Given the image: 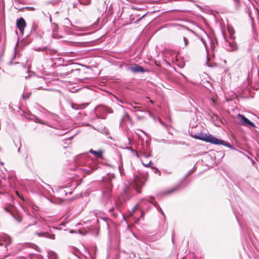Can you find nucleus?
Returning <instances> with one entry per match:
<instances>
[{
	"label": "nucleus",
	"instance_id": "1",
	"mask_svg": "<svg viewBox=\"0 0 259 259\" xmlns=\"http://www.w3.org/2000/svg\"><path fill=\"white\" fill-rule=\"evenodd\" d=\"M114 174L112 173L107 174L105 177L102 178V184L101 191L102 193V199L106 201L105 205L110 212H112L114 210L113 205L112 199V180L114 179Z\"/></svg>",
	"mask_w": 259,
	"mask_h": 259
},
{
	"label": "nucleus",
	"instance_id": "2",
	"mask_svg": "<svg viewBox=\"0 0 259 259\" xmlns=\"http://www.w3.org/2000/svg\"><path fill=\"white\" fill-rule=\"evenodd\" d=\"M152 34L146 29L143 30L134 42L135 49H145L148 45Z\"/></svg>",
	"mask_w": 259,
	"mask_h": 259
},
{
	"label": "nucleus",
	"instance_id": "3",
	"mask_svg": "<svg viewBox=\"0 0 259 259\" xmlns=\"http://www.w3.org/2000/svg\"><path fill=\"white\" fill-rule=\"evenodd\" d=\"M201 140L207 143H209L214 145H222L227 147L230 149L235 150L236 149L229 142L224 141L221 139L216 138L213 135L209 134H207L202 133V137H201Z\"/></svg>",
	"mask_w": 259,
	"mask_h": 259
},
{
	"label": "nucleus",
	"instance_id": "4",
	"mask_svg": "<svg viewBox=\"0 0 259 259\" xmlns=\"http://www.w3.org/2000/svg\"><path fill=\"white\" fill-rule=\"evenodd\" d=\"M4 209L6 212H9L17 222H22V214L18 211L14 204L11 203H7Z\"/></svg>",
	"mask_w": 259,
	"mask_h": 259
},
{
	"label": "nucleus",
	"instance_id": "5",
	"mask_svg": "<svg viewBox=\"0 0 259 259\" xmlns=\"http://www.w3.org/2000/svg\"><path fill=\"white\" fill-rule=\"evenodd\" d=\"M237 117L240 125L247 127H256L255 124L244 115L238 114Z\"/></svg>",
	"mask_w": 259,
	"mask_h": 259
},
{
	"label": "nucleus",
	"instance_id": "6",
	"mask_svg": "<svg viewBox=\"0 0 259 259\" xmlns=\"http://www.w3.org/2000/svg\"><path fill=\"white\" fill-rule=\"evenodd\" d=\"M144 185V183L143 181L139 178L135 177L132 183L131 184V186L137 190L138 193L141 192V189L143 187Z\"/></svg>",
	"mask_w": 259,
	"mask_h": 259
},
{
	"label": "nucleus",
	"instance_id": "7",
	"mask_svg": "<svg viewBox=\"0 0 259 259\" xmlns=\"http://www.w3.org/2000/svg\"><path fill=\"white\" fill-rule=\"evenodd\" d=\"M53 75L64 76L69 74V72L66 71V67L64 66L59 65L57 67L56 70L53 72Z\"/></svg>",
	"mask_w": 259,
	"mask_h": 259
},
{
	"label": "nucleus",
	"instance_id": "8",
	"mask_svg": "<svg viewBox=\"0 0 259 259\" xmlns=\"http://www.w3.org/2000/svg\"><path fill=\"white\" fill-rule=\"evenodd\" d=\"M189 176L186 175L183 178V179L182 180V181L180 182L179 184H178L177 185L175 186L174 187L170 189L169 190H168L166 191H164L163 192V194L164 195H168L170 194L173 192H176V191L178 190L182 184V183Z\"/></svg>",
	"mask_w": 259,
	"mask_h": 259
},
{
	"label": "nucleus",
	"instance_id": "9",
	"mask_svg": "<svg viewBox=\"0 0 259 259\" xmlns=\"http://www.w3.org/2000/svg\"><path fill=\"white\" fill-rule=\"evenodd\" d=\"M130 70L135 73H144L148 71V70L145 69L144 67L138 64H135L134 66L130 67Z\"/></svg>",
	"mask_w": 259,
	"mask_h": 259
},
{
	"label": "nucleus",
	"instance_id": "10",
	"mask_svg": "<svg viewBox=\"0 0 259 259\" xmlns=\"http://www.w3.org/2000/svg\"><path fill=\"white\" fill-rule=\"evenodd\" d=\"M206 53V63L207 66L208 67H211V65L209 63V60L212 59L214 57V51L215 50H205Z\"/></svg>",
	"mask_w": 259,
	"mask_h": 259
},
{
	"label": "nucleus",
	"instance_id": "11",
	"mask_svg": "<svg viewBox=\"0 0 259 259\" xmlns=\"http://www.w3.org/2000/svg\"><path fill=\"white\" fill-rule=\"evenodd\" d=\"M26 25V23L23 18H20L17 20V26L21 32H23Z\"/></svg>",
	"mask_w": 259,
	"mask_h": 259
},
{
	"label": "nucleus",
	"instance_id": "12",
	"mask_svg": "<svg viewBox=\"0 0 259 259\" xmlns=\"http://www.w3.org/2000/svg\"><path fill=\"white\" fill-rule=\"evenodd\" d=\"M228 43V46L231 48V49H238L237 44L233 37L231 36L230 40H229Z\"/></svg>",
	"mask_w": 259,
	"mask_h": 259
},
{
	"label": "nucleus",
	"instance_id": "13",
	"mask_svg": "<svg viewBox=\"0 0 259 259\" xmlns=\"http://www.w3.org/2000/svg\"><path fill=\"white\" fill-rule=\"evenodd\" d=\"M89 152L94 155L97 158H101L102 157L103 151L102 150L95 151L91 149Z\"/></svg>",
	"mask_w": 259,
	"mask_h": 259
},
{
	"label": "nucleus",
	"instance_id": "14",
	"mask_svg": "<svg viewBox=\"0 0 259 259\" xmlns=\"http://www.w3.org/2000/svg\"><path fill=\"white\" fill-rule=\"evenodd\" d=\"M152 12H147L145 14L140 16V14H136L135 15L138 17L135 21H134V24H138L140 21H141L147 15L151 14Z\"/></svg>",
	"mask_w": 259,
	"mask_h": 259
},
{
	"label": "nucleus",
	"instance_id": "15",
	"mask_svg": "<svg viewBox=\"0 0 259 259\" xmlns=\"http://www.w3.org/2000/svg\"><path fill=\"white\" fill-rule=\"evenodd\" d=\"M118 169H119V171L121 176H124L125 174L124 172V169H123V163H122L121 157L120 158L119 164L118 165Z\"/></svg>",
	"mask_w": 259,
	"mask_h": 259
},
{
	"label": "nucleus",
	"instance_id": "16",
	"mask_svg": "<svg viewBox=\"0 0 259 259\" xmlns=\"http://www.w3.org/2000/svg\"><path fill=\"white\" fill-rule=\"evenodd\" d=\"M19 50L15 49L14 53V54L13 55L12 59L8 62L9 65H11L13 64V60L16 58L17 56L19 57Z\"/></svg>",
	"mask_w": 259,
	"mask_h": 259
},
{
	"label": "nucleus",
	"instance_id": "17",
	"mask_svg": "<svg viewBox=\"0 0 259 259\" xmlns=\"http://www.w3.org/2000/svg\"><path fill=\"white\" fill-rule=\"evenodd\" d=\"M124 115H123L121 119H120V124L121 123H122L125 121V119H127L129 120H131L130 116L129 114H128V113L125 111H124Z\"/></svg>",
	"mask_w": 259,
	"mask_h": 259
},
{
	"label": "nucleus",
	"instance_id": "18",
	"mask_svg": "<svg viewBox=\"0 0 259 259\" xmlns=\"http://www.w3.org/2000/svg\"><path fill=\"white\" fill-rule=\"evenodd\" d=\"M53 230H60V229L54 226L51 227L50 226V239H55V235L52 233Z\"/></svg>",
	"mask_w": 259,
	"mask_h": 259
},
{
	"label": "nucleus",
	"instance_id": "19",
	"mask_svg": "<svg viewBox=\"0 0 259 259\" xmlns=\"http://www.w3.org/2000/svg\"><path fill=\"white\" fill-rule=\"evenodd\" d=\"M34 234L37 235L39 237L49 238V235L48 233L35 231Z\"/></svg>",
	"mask_w": 259,
	"mask_h": 259
},
{
	"label": "nucleus",
	"instance_id": "20",
	"mask_svg": "<svg viewBox=\"0 0 259 259\" xmlns=\"http://www.w3.org/2000/svg\"><path fill=\"white\" fill-rule=\"evenodd\" d=\"M153 205L156 208V209L159 211V212L164 217V218H165V214L161 207L159 206V204L157 202H155L153 203Z\"/></svg>",
	"mask_w": 259,
	"mask_h": 259
},
{
	"label": "nucleus",
	"instance_id": "21",
	"mask_svg": "<svg viewBox=\"0 0 259 259\" xmlns=\"http://www.w3.org/2000/svg\"><path fill=\"white\" fill-rule=\"evenodd\" d=\"M127 104H128V105H130L132 107L133 109H131V110L132 111H140V112L142 111L140 109V107L136 106H134V105H133V103H128V102H127Z\"/></svg>",
	"mask_w": 259,
	"mask_h": 259
},
{
	"label": "nucleus",
	"instance_id": "22",
	"mask_svg": "<svg viewBox=\"0 0 259 259\" xmlns=\"http://www.w3.org/2000/svg\"><path fill=\"white\" fill-rule=\"evenodd\" d=\"M50 259H58V255L54 251L50 250Z\"/></svg>",
	"mask_w": 259,
	"mask_h": 259
},
{
	"label": "nucleus",
	"instance_id": "23",
	"mask_svg": "<svg viewBox=\"0 0 259 259\" xmlns=\"http://www.w3.org/2000/svg\"><path fill=\"white\" fill-rule=\"evenodd\" d=\"M49 201L50 202L54 204H60L62 201V200L60 199H59L56 201L53 198L51 197H50Z\"/></svg>",
	"mask_w": 259,
	"mask_h": 259
},
{
	"label": "nucleus",
	"instance_id": "24",
	"mask_svg": "<svg viewBox=\"0 0 259 259\" xmlns=\"http://www.w3.org/2000/svg\"><path fill=\"white\" fill-rule=\"evenodd\" d=\"M38 82H40V83H47L48 82V78H46L45 77H39L38 78Z\"/></svg>",
	"mask_w": 259,
	"mask_h": 259
},
{
	"label": "nucleus",
	"instance_id": "25",
	"mask_svg": "<svg viewBox=\"0 0 259 259\" xmlns=\"http://www.w3.org/2000/svg\"><path fill=\"white\" fill-rule=\"evenodd\" d=\"M100 133L102 134H104L108 136L109 135V132L108 129L106 128V127H104L103 128H102L99 131Z\"/></svg>",
	"mask_w": 259,
	"mask_h": 259
},
{
	"label": "nucleus",
	"instance_id": "26",
	"mask_svg": "<svg viewBox=\"0 0 259 259\" xmlns=\"http://www.w3.org/2000/svg\"><path fill=\"white\" fill-rule=\"evenodd\" d=\"M235 5L236 9L237 10L239 9L240 7L241 4L240 0H233Z\"/></svg>",
	"mask_w": 259,
	"mask_h": 259
},
{
	"label": "nucleus",
	"instance_id": "27",
	"mask_svg": "<svg viewBox=\"0 0 259 259\" xmlns=\"http://www.w3.org/2000/svg\"><path fill=\"white\" fill-rule=\"evenodd\" d=\"M130 191V188L128 187H126L124 189L123 192V197H124L125 195H128V193Z\"/></svg>",
	"mask_w": 259,
	"mask_h": 259
},
{
	"label": "nucleus",
	"instance_id": "28",
	"mask_svg": "<svg viewBox=\"0 0 259 259\" xmlns=\"http://www.w3.org/2000/svg\"><path fill=\"white\" fill-rule=\"evenodd\" d=\"M192 136V137L194 138L195 139H198V140H201V137H202V133L196 134Z\"/></svg>",
	"mask_w": 259,
	"mask_h": 259
},
{
	"label": "nucleus",
	"instance_id": "29",
	"mask_svg": "<svg viewBox=\"0 0 259 259\" xmlns=\"http://www.w3.org/2000/svg\"><path fill=\"white\" fill-rule=\"evenodd\" d=\"M94 169V168L93 167H86L83 168V170L84 171V172L88 174H90L91 171Z\"/></svg>",
	"mask_w": 259,
	"mask_h": 259
},
{
	"label": "nucleus",
	"instance_id": "30",
	"mask_svg": "<svg viewBox=\"0 0 259 259\" xmlns=\"http://www.w3.org/2000/svg\"><path fill=\"white\" fill-rule=\"evenodd\" d=\"M183 41L185 45V46L184 47H182V49H184V47H187L189 44V40L188 38L186 37H183Z\"/></svg>",
	"mask_w": 259,
	"mask_h": 259
},
{
	"label": "nucleus",
	"instance_id": "31",
	"mask_svg": "<svg viewBox=\"0 0 259 259\" xmlns=\"http://www.w3.org/2000/svg\"><path fill=\"white\" fill-rule=\"evenodd\" d=\"M114 97L115 99H116V100L117 102H120V103H122V104H124V103H126V104H127V102H126L125 101H123V100H121V99H119V98H118L117 96H114Z\"/></svg>",
	"mask_w": 259,
	"mask_h": 259
},
{
	"label": "nucleus",
	"instance_id": "32",
	"mask_svg": "<svg viewBox=\"0 0 259 259\" xmlns=\"http://www.w3.org/2000/svg\"><path fill=\"white\" fill-rule=\"evenodd\" d=\"M149 198V200H147V201L153 204V203H154L155 202H153L152 201L155 199V197L153 196H150Z\"/></svg>",
	"mask_w": 259,
	"mask_h": 259
},
{
	"label": "nucleus",
	"instance_id": "33",
	"mask_svg": "<svg viewBox=\"0 0 259 259\" xmlns=\"http://www.w3.org/2000/svg\"><path fill=\"white\" fill-rule=\"evenodd\" d=\"M151 168L153 169V171L155 174H159V175H160V171L157 168L154 166L152 167Z\"/></svg>",
	"mask_w": 259,
	"mask_h": 259
},
{
	"label": "nucleus",
	"instance_id": "34",
	"mask_svg": "<svg viewBox=\"0 0 259 259\" xmlns=\"http://www.w3.org/2000/svg\"><path fill=\"white\" fill-rule=\"evenodd\" d=\"M71 107L75 110H78L80 109L79 106L77 104H73L71 105Z\"/></svg>",
	"mask_w": 259,
	"mask_h": 259
},
{
	"label": "nucleus",
	"instance_id": "35",
	"mask_svg": "<svg viewBox=\"0 0 259 259\" xmlns=\"http://www.w3.org/2000/svg\"><path fill=\"white\" fill-rule=\"evenodd\" d=\"M64 23L66 24H71V25H72V23H71V21L67 18H65L64 19Z\"/></svg>",
	"mask_w": 259,
	"mask_h": 259
},
{
	"label": "nucleus",
	"instance_id": "36",
	"mask_svg": "<svg viewBox=\"0 0 259 259\" xmlns=\"http://www.w3.org/2000/svg\"><path fill=\"white\" fill-rule=\"evenodd\" d=\"M59 1V0H50V4H52L53 5H55Z\"/></svg>",
	"mask_w": 259,
	"mask_h": 259
},
{
	"label": "nucleus",
	"instance_id": "37",
	"mask_svg": "<svg viewBox=\"0 0 259 259\" xmlns=\"http://www.w3.org/2000/svg\"><path fill=\"white\" fill-rule=\"evenodd\" d=\"M202 42L205 48V49H208V46L207 45L206 42L203 39H201Z\"/></svg>",
	"mask_w": 259,
	"mask_h": 259
},
{
	"label": "nucleus",
	"instance_id": "38",
	"mask_svg": "<svg viewBox=\"0 0 259 259\" xmlns=\"http://www.w3.org/2000/svg\"><path fill=\"white\" fill-rule=\"evenodd\" d=\"M30 95V94H23L22 95V97L24 98V99H28L29 96Z\"/></svg>",
	"mask_w": 259,
	"mask_h": 259
},
{
	"label": "nucleus",
	"instance_id": "39",
	"mask_svg": "<svg viewBox=\"0 0 259 259\" xmlns=\"http://www.w3.org/2000/svg\"><path fill=\"white\" fill-rule=\"evenodd\" d=\"M49 91H50V92H51H51H57L59 94H61V92H60L59 90H54V89H53L51 88L50 87Z\"/></svg>",
	"mask_w": 259,
	"mask_h": 259
},
{
	"label": "nucleus",
	"instance_id": "40",
	"mask_svg": "<svg viewBox=\"0 0 259 259\" xmlns=\"http://www.w3.org/2000/svg\"><path fill=\"white\" fill-rule=\"evenodd\" d=\"M194 171V167L190 169L187 174V176H190Z\"/></svg>",
	"mask_w": 259,
	"mask_h": 259
},
{
	"label": "nucleus",
	"instance_id": "41",
	"mask_svg": "<svg viewBox=\"0 0 259 259\" xmlns=\"http://www.w3.org/2000/svg\"><path fill=\"white\" fill-rule=\"evenodd\" d=\"M28 67H26V65H25L24 64H23V67L25 69H26L27 70V73H29V71H30V69H29V68H30V66L28 64Z\"/></svg>",
	"mask_w": 259,
	"mask_h": 259
},
{
	"label": "nucleus",
	"instance_id": "42",
	"mask_svg": "<svg viewBox=\"0 0 259 259\" xmlns=\"http://www.w3.org/2000/svg\"><path fill=\"white\" fill-rule=\"evenodd\" d=\"M151 161H150V162H149L147 164H145L143 162H142L143 164L146 167H148L150 166L151 164Z\"/></svg>",
	"mask_w": 259,
	"mask_h": 259
},
{
	"label": "nucleus",
	"instance_id": "43",
	"mask_svg": "<svg viewBox=\"0 0 259 259\" xmlns=\"http://www.w3.org/2000/svg\"><path fill=\"white\" fill-rule=\"evenodd\" d=\"M130 21H131V22L133 23H134V21L136 20V19H135L134 16H131L130 17Z\"/></svg>",
	"mask_w": 259,
	"mask_h": 259
},
{
	"label": "nucleus",
	"instance_id": "44",
	"mask_svg": "<svg viewBox=\"0 0 259 259\" xmlns=\"http://www.w3.org/2000/svg\"><path fill=\"white\" fill-rule=\"evenodd\" d=\"M126 149L133 153L135 151V150L133 149V148L131 147H127L126 148Z\"/></svg>",
	"mask_w": 259,
	"mask_h": 259
},
{
	"label": "nucleus",
	"instance_id": "45",
	"mask_svg": "<svg viewBox=\"0 0 259 259\" xmlns=\"http://www.w3.org/2000/svg\"><path fill=\"white\" fill-rule=\"evenodd\" d=\"M182 28L185 29H187V30H189L190 31V30L189 29V28L187 27V26H184V25H180ZM191 31H192V32H193V31L192 30H191Z\"/></svg>",
	"mask_w": 259,
	"mask_h": 259
},
{
	"label": "nucleus",
	"instance_id": "46",
	"mask_svg": "<svg viewBox=\"0 0 259 259\" xmlns=\"http://www.w3.org/2000/svg\"><path fill=\"white\" fill-rule=\"evenodd\" d=\"M138 204H136L135 207L133 208L132 209V211L134 212H135L137 209H138Z\"/></svg>",
	"mask_w": 259,
	"mask_h": 259
},
{
	"label": "nucleus",
	"instance_id": "47",
	"mask_svg": "<svg viewBox=\"0 0 259 259\" xmlns=\"http://www.w3.org/2000/svg\"><path fill=\"white\" fill-rule=\"evenodd\" d=\"M174 235H174V231H173L172 234V236H171V242H172L173 244H175Z\"/></svg>",
	"mask_w": 259,
	"mask_h": 259
},
{
	"label": "nucleus",
	"instance_id": "48",
	"mask_svg": "<svg viewBox=\"0 0 259 259\" xmlns=\"http://www.w3.org/2000/svg\"><path fill=\"white\" fill-rule=\"evenodd\" d=\"M36 122H39V123H41V124H46V123H45V122H44L41 121V120H40V119H38V118H36Z\"/></svg>",
	"mask_w": 259,
	"mask_h": 259
},
{
	"label": "nucleus",
	"instance_id": "49",
	"mask_svg": "<svg viewBox=\"0 0 259 259\" xmlns=\"http://www.w3.org/2000/svg\"><path fill=\"white\" fill-rule=\"evenodd\" d=\"M160 123H161V124L162 125H163L164 127H165V128H167V125L166 124H165L163 121H162L161 120H160Z\"/></svg>",
	"mask_w": 259,
	"mask_h": 259
},
{
	"label": "nucleus",
	"instance_id": "50",
	"mask_svg": "<svg viewBox=\"0 0 259 259\" xmlns=\"http://www.w3.org/2000/svg\"><path fill=\"white\" fill-rule=\"evenodd\" d=\"M132 9L139 10L141 9V8L136 7H135L134 6H132Z\"/></svg>",
	"mask_w": 259,
	"mask_h": 259
},
{
	"label": "nucleus",
	"instance_id": "51",
	"mask_svg": "<svg viewBox=\"0 0 259 259\" xmlns=\"http://www.w3.org/2000/svg\"><path fill=\"white\" fill-rule=\"evenodd\" d=\"M16 194L17 195V196H18L21 199H23V196L22 195L21 196L20 194L17 192V191H16Z\"/></svg>",
	"mask_w": 259,
	"mask_h": 259
},
{
	"label": "nucleus",
	"instance_id": "52",
	"mask_svg": "<svg viewBox=\"0 0 259 259\" xmlns=\"http://www.w3.org/2000/svg\"><path fill=\"white\" fill-rule=\"evenodd\" d=\"M38 89H42V90H47V89L46 88H44L42 85L38 86Z\"/></svg>",
	"mask_w": 259,
	"mask_h": 259
},
{
	"label": "nucleus",
	"instance_id": "53",
	"mask_svg": "<svg viewBox=\"0 0 259 259\" xmlns=\"http://www.w3.org/2000/svg\"><path fill=\"white\" fill-rule=\"evenodd\" d=\"M15 2L22 4L23 3V0H14Z\"/></svg>",
	"mask_w": 259,
	"mask_h": 259
},
{
	"label": "nucleus",
	"instance_id": "54",
	"mask_svg": "<svg viewBox=\"0 0 259 259\" xmlns=\"http://www.w3.org/2000/svg\"><path fill=\"white\" fill-rule=\"evenodd\" d=\"M107 111L108 113H112V112H113V111H112V109H110V108H107Z\"/></svg>",
	"mask_w": 259,
	"mask_h": 259
},
{
	"label": "nucleus",
	"instance_id": "55",
	"mask_svg": "<svg viewBox=\"0 0 259 259\" xmlns=\"http://www.w3.org/2000/svg\"><path fill=\"white\" fill-rule=\"evenodd\" d=\"M24 77H25V78L26 79H27V78H29V77H31V75H29V74H28V75H27V76H24Z\"/></svg>",
	"mask_w": 259,
	"mask_h": 259
},
{
	"label": "nucleus",
	"instance_id": "56",
	"mask_svg": "<svg viewBox=\"0 0 259 259\" xmlns=\"http://www.w3.org/2000/svg\"><path fill=\"white\" fill-rule=\"evenodd\" d=\"M134 153H135L136 154V156L137 157L139 156V154H138V152L136 150H135V151Z\"/></svg>",
	"mask_w": 259,
	"mask_h": 259
},
{
	"label": "nucleus",
	"instance_id": "57",
	"mask_svg": "<svg viewBox=\"0 0 259 259\" xmlns=\"http://www.w3.org/2000/svg\"><path fill=\"white\" fill-rule=\"evenodd\" d=\"M26 8L27 9H30V10H34V8H32V7H26Z\"/></svg>",
	"mask_w": 259,
	"mask_h": 259
},
{
	"label": "nucleus",
	"instance_id": "58",
	"mask_svg": "<svg viewBox=\"0 0 259 259\" xmlns=\"http://www.w3.org/2000/svg\"><path fill=\"white\" fill-rule=\"evenodd\" d=\"M10 198H11V200L12 202H14V197L10 196Z\"/></svg>",
	"mask_w": 259,
	"mask_h": 259
},
{
	"label": "nucleus",
	"instance_id": "59",
	"mask_svg": "<svg viewBox=\"0 0 259 259\" xmlns=\"http://www.w3.org/2000/svg\"><path fill=\"white\" fill-rule=\"evenodd\" d=\"M52 19L51 16L50 15V23H52Z\"/></svg>",
	"mask_w": 259,
	"mask_h": 259
},
{
	"label": "nucleus",
	"instance_id": "60",
	"mask_svg": "<svg viewBox=\"0 0 259 259\" xmlns=\"http://www.w3.org/2000/svg\"><path fill=\"white\" fill-rule=\"evenodd\" d=\"M51 51H53V52H57V50H55V49H53V50H50V52Z\"/></svg>",
	"mask_w": 259,
	"mask_h": 259
},
{
	"label": "nucleus",
	"instance_id": "61",
	"mask_svg": "<svg viewBox=\"0 0 259 259\" xmlns=\"http://www.w3.org/2000/svg\"><path fill=\"white\" fill-rule=\"evenodd\" d=\"M91 3V0H88V3H87L88 4H90Z\"/></svg>",
	"mask_w": 259,
	"mask_h": 259
},
{
	"label": "nucleus",
	"instance_id": "62",
	"mask_svg": "<svg viewBox=\"0 0 259 259\" xmlns=\"http://www.w3.org/2000/svg\"><path fill=\"white\" fill-rule=\"evenodd\" d=\"M209 44H210V49H213V48H212V46H211V42H210V40H209Z\"/></svg>",
	"mask_w": 259,
	"mask_h": 259
},
{
	"label": "nucleus",
	"instance_id": "63",
	"mask_svg": "<svg viewBox=\"0 0 259 259\" xmlns=\"http://www.w3.org/2000/svg\"><path fill=\"white\" fill-rule=\"evenodd\" d=\"M243 183H245V184H246V185H248V184L247 183H246L245 181H243L242 182Z\"/></svg>",
	"mask_w": 259,
	"mask_h": 259
},
{
	"label": "nucleus",
	"instance_id": "64",
	"mask_svg": "<svg viewBox=\"0 0 259 259\" xmlns=\"http://www.w3.org/2000/svg\"><path fill=\"white\" fill-rule=\"evenodd\" d=\"M169 143H171V144H175V141H170L169 142Z\"/></svg>",
	"mask_w": 259,
	"mask_h": 259
}]
</instances>
